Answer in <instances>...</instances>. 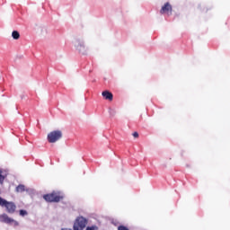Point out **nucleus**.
Returning <instances> with one entry per match:
<instances>
[{
  "label": "nucleus",
  "instance_id": "1",
  "mask_svg": "<svg viewBox=\"0 0 230 230\" xmlns=\"http://www.w3.org/2000/svg\"><path fill=\"white\" fill-rule=\"evenodd\" d=\"M72 44L79 53H82V55H87L89 49L85 46V40H84L83 38H74L72 40Z\"/></svg>",
  "mask_w": 230,
  "mask_h": 230
},
{
  "label": "nucleus",
  "instance_id": "2",
  "mask_svg": "<svg viewBox=\"0 0 230 230\" xmlns=\"http://www.w3.org/2000/svg\"><path fill=\"white\" fill-rule=\"evenodd\" d=\"M87 224H89V220L84 217H77L74 222V230H84L87 227Z\"/></svg>",
  "mask_w": 230,
  "mask_h": 230
},
{
  "label": "nucleus",
  "instance_id": "3",
  "mask_svg": "<svg viewBox=\"0 0 230 230\" xmlns=\"http://www.w3.org/2000/svg\"><path fill=\"white\" fill-rule=\"evenodd\" d=\"M0 206L1 208H5L7 213L13 214L15 213V209H17V206H15V203L12 201H6V199L0 197Z\"/></svg>",
  "mask_w": 230,
  "mask_h": 230
},
{
  "label": "nucleus",
  "instance_id": "4",
  "mask_svg": "<svg viewBox=\"0 0 230 230\" xmlns=\"http://www.w3.org/2000/svg\"><path fill=\"white\" fill-rule=\"evenodd\" d=\"M47 139L49 143H57V141H60L62 139V131L54 130L48 134Z\"/></svg>",
  "mask_w": 230,
  "mask_h": 230
},
{
  "label": "nucleus",
  "instance_id": "5",
  "mask_svg": "<svg viewBox=\"0 0 230 230\" xmlns=\"http://www.w3.org/2000/svg\"><path fill=\"white\" fill-rule=\"evenodd\" d=\"M43 198L47 202H60V199H62V196H60V194H58V192H53L44 195Z\"/></svg>",
  "mask_w": 230,
  "mask_h": 230
},
{
  "label": "nucleus",
  "instance_id": "6",
  "mask_svg": "<svg viewBox=\"0 0 230 230\" xmlns=\"http://www.w3.org/2000/svg\"><path fill=\"white\" fill-rule=\"evenodd\" d=\"M0 222H3L4 224H15V226H19L17 221H14L13 218L8 217L6 214L0 215Z\"/></svg>",
  "mask_w": 230,
  "mask_h": 230
},
{
  "label": "nucleus",
  "instance_id": "7",
  "mask_svg": "<svg viewBox=\"0 0 230 230\" xmlns=\"http://www.w3.org/2000/svg\"><path fill=\"white\" fill-rule=\"evenodd\" d=\"M35 31L37 35L44 37V35H48V27L46 25H36Z\"/></svg>",
  "mask_w": 230,
  "mask_h": 230
},
{
  "label": "nucleus",
  "instance_id": "8",
  "mask_svg": "<svg viewBox=\"0 0 230 230\" xmlns=\"http://www.w3.org/2000/svg\"><path fill=\"white\" fill-rule=\"evenodd\" d=\"M160 13H163L164 15H172V4H170V3L164 4V5L162 6Z\"/></svg>",
  "mask_w": 230,
  "mask_h": 230
},
{
  "label": "nucleus",
  "instance_id": "9",
  "mask_svg": "<svg viewBox=\"0 0 230 230\" xmlns=\"http://www.w3.org/2000/svg\"><path fill=\"white\" fill-rule=\"evenodd\" d=\"M102 96L103 98H105V100H110V102H112V93L109 92V91H104L102 92Z\"/></svg>",
  "mask_w": 230,
  "mask_h": 230
},
{
  "label": "nucleus",
  "instance_id": "10",
  "mask_svg": "<svg viewBox=\"0 0 230 230\" xmlns=\"http://www.w3.org/2000/svg\"><path fill=\"white\" fill-rule=\"evenodd\" d=\"M12 37H13V39H14V40H19L21 34H19V31H13L12 32Z\"/></svg>",
  "mask_w": 230,
  "mask_h": 230
},
{
  "label": "nucleus",
  "instance_id": "11",
  "mask_svg": "<svg viewBox=\"0 0 230 230\" xmlns=\"http://www.w3.org/2000/svg\"><path fill=\"white\" fill-rule=\"evenodd\" d=\"M4 179H6V175L0 170V184H3L4 182Z\"/></svg>",
  "mask_w": 230,
  "mask_h": 230
},
{
  "label": "nucleus",
  "instance_id": "12",
  "mask_svg": "<svg viewBox=\"0 0 230 230\" xmlns=\"http://www.w3.org/2000/svg\"><path fill=\"white\" fill-rule=\"evenodd\" d=\"M16 191L18 193H22V191H24V186L23 185H19L17 188H16Z\"/></svg>",
  "mask_w": 230,
  "mask_h": 230
},
{
  "label": "nucleus",
  "instance_id": "13",
  "mask_svg": "<svg viewBox=\"0 0 230 230\" xmlns=\"http://www.w3.org/2000/svg\"><path fill=\"white\" fill-rule=\"evenodd\" d=\"M20 215H21V217H26V215H28V211H26V210H20Z\"/></svg>",
  "mask_w": 230,
  "mask_h": 230
},
{
  "label": "nucleus",
  "instance_id": "14",
  "mask_svg": "<svg viewBox=\"0 0 230 230\" xmlns=\"http://www.w3.org/2000/svg\"><path fill=\"white\" fill-rule=\"evenodd\" d=\"M85 230H98V226H88V227H86Z\"/></svg>",
  "mask_w": 230,
  "mask_h": 230
},
{
  "label": "nucleus",
  "instance_id": "15",
  "mask_svg": "<svg viewBox=\"0 0 230 230\" xmlns=\"http://www.w3.org/2000/svg\"><path fill=\"white\" fill-rule=\"evenodd\" d=\"M118 230H128L126 226H120L118 227Z\"/></svg>",
  "mask_w": 230,
  "mask_h": 230
},
{
  "label": "nucleus",
  "instance_id": "16",
  "mask_svg": "<svg viewBox=\"0 0 230 230\" xmlns=\"http://www.w3.org/2000/svg\"><path fill=\"white\" fill-rule=\"evenodd\" d=\"M133 137H139V134L137 132L133 133Z\"/></svg>",
  "mask_w": 230,
  "mask_h": 230
}]
</instances>
